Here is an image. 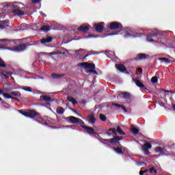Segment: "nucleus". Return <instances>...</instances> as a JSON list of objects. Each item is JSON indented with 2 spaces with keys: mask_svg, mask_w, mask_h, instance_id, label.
<instances>
[{
  "mask_svg": "<svg viewBox=\"0 0 175 175\" xmlns=\"http://www.w3.org/2000/svg\"><path fill=\"white\" fill-rule=\"evenodd\" d=\"M169 32H170V31H159L158 29H153L146 35V41L148 43H152V44L157 46V47H163L166 46L165 38L159 37V36H166Z\"/></svg>",
  "mask_w": 175,
  "mask_h": 175,
  "instance_id": "obj_1",
  "label": "nucleus"
},
{
  "mask_svg": "<svg viewBox=\"0 0 175 175\" xmlns=\"http://www.w3.org/2000/svg\"><path fill=\"white\" fill-rule=\"evenodd\" d=\"M7 8H11V9H14L12 10V14L14 16H25L27 12L21 10V9H25V5L20 2H14V3H9L7 4H4Z\"/></svg>",
  "mask_w": 175,
  "mask_h": 175,
  "instance_id": "obj_2",
  "label": "nucleus"
},
{
  "mask_svg": "<svg viewBox=\"0 0 175 175\" xmlns=\"http://www.w3.org/2000/svg\"><path fill=\"white\" fill-rule=\"evenodd\" d=\"M5 5H8V3H3L0 5V20L6 16L5 14V10H3V8H5V9H8V8ZM8 24H9V21H0V29H5V28H8Z\"/></svg>",
  "mask_w": 175,
  "mask_h": 175,
  "instance_id": "obj_3",
  "label": "nucleus"
},
{
  "mask_svg": "<svg viewBox=\"0 0 175 175\" xmlns=\"http://www.w3.org/2000/svg\"><path fill=\"white\" fill-rule=\"evenodd\" d=\"M78 66H82L85 70V73H93L94 75H98V72L94 70H88V69H95V64H90V63H83L78 64Z\"/></svg>",
  "mask_w": 175,
  "mask_h": 175,
  "instance_id": "obj_4",
  "label": "nucleus"
},
{
  "mask_svg": "<svg viewBox=\"0 0 175 175\" xmlns=\"http://www.w3.org/2000/svg\"><path fill=\"white\" fill-rule=\"evenodd\" d=\"M27 114V118H35V117H37V118H39L38 122H41V124H44L45 125H47V122H46V118L38 116V113H36V111H28Z\"/></svg>",
  "mask_w": 175,
  "mask_h": 175,
  "instance_id": "obj_5",
  "label": "nucleus"
},
{
  "mask_svg": "<svg viewBox=\"0 0 175 175\" xmlns=\"http://www.w3.org/2000/svg\"><path fill=\"white\" fill-rule=\"evenodd\" d=\"M124 38H142L144 36V33H140L137 32H134L131 30L124 31Z\"/></svg>",
  "mask_w": 175,
  "mask_h": 175,
  "instance_id": "obj_6",
  "label": "nucleus"
},
{
  "mask_svg": "<svg viewBox=\"0 0 175 175\" xmlns=\"http://www.w3.org/2000/svg\"><path fill=\"white\" fill-rule=\"evenodd\" d=\"M65 120L70 124H79L80 125H83L84 124V122L81 119L75 116H68L66 118Z\"/></svg>",
  "mask_w": 175,
  "mask_h": 175,
  "instance_id": "obj_7",
  "label": "nucleus"
},
{
  "mask_svg": "<svg viewBox=\"0 0 175 175\" xmlns=\"http://www.w3.org/2000/svg\"><path fill=\"white\" fill-rule=\"evenodd\" d=\"M122 139H123L122 136H120V137H115L111 139H100V142H101V143H103V144H109L110 143H111V144H114V143H117L118 140H122Z\"/></svg>",
  "mask_w": 175,
  "mask_h": 175,
  "instance_id": "obj_8",
  "label": "nucleus"
},
{
  "mask_svg": "<svg viewBox=\"0 0 175 175\" xmlns=\"http://www.w3.org/2000/svg\"><path fill=\"white\" fill-rule=\"evenodd\" d=\"M27 46L28 45H26L25 44H22L14 49H10L9 50H10L11 51H14V53H23V51H25V49Z\"/></svg>",
  "mask_w": 175,
  "mask_h": 175,
  "instance_id": "obj_9",
  "label": "nucleus"
},
{
  "mask_svg": "<svg viewBox=\"0 0 175 175\" xmlns=\"http://www.w3.org/2000/svg\"><path fill=\"white\" fill-rule=\"evenodd\" d=\"M110 29H122V25L118 22H112L109 24Z\"/></svg>",
  "mask_w": 175,
  "mask_h": 175,
  "instance_id": "obj_10",
  "label": "nucleus"
},
{
  "mask_svg": "<svg viewBox=\"0 0 175 175\" xmlns=\"http://www.w3.org/2000/svg\"><path fill=\"white\" fill-rule=\"evenodd\" d=\"M152 146L148 142L146 143L144 146H142V151L144 155H148V154H150V151L148 150L152 148Z\"/></svg>",
  "mask_w": 175,
  "mask_h": 175,
  "instance_id": "obj_11",
  "label": "nucleus"
},
{
  "mask_svg": "<svg viewBox=\"0 0 175 175\" xmlns=\"http://www.w3.org/2000/svg\"><path fill=\"white\" fill-rule=\"evenodd\" d=\"M105 27V23L101 22L100 23L95 24L94 26V29L96 32H102L103 31V28Z\"/></svg>",
  "mask_w": 175,
  "mask_h": 175,
  "instance_id": "obj_12",
  "label": "nucleus"
},
{
  "mask_svg": "<svg viewBox=\"0 0 175 175\" xmlns=\"http://www.w3.org/2000/svg\"><path fill=\"white\" fill-rule=\"evenodd\" d=\"M90 28H91V26H90V25H81L77 29V31H81V32H87L88 29H90Z\"/></svg>",
  "mask_w": 175,
  "mask_h": 175,
  "instance_id": "obj_13",
  "label": "nucleus"
},
{
  "mask_svg": "<svg viewBox=\"0 0 175 175\" xmlns=\"http://www.w3.org/2000/svg\"><path fill=\"white\" fill-rule=\"evenodd\" d=\"M124 150H125V148H124L122 146H120L118 148H113V151L119 155H122V154H124Z\"/></svg>",
  "mask_w": 175,
  "mask_h": 175,
  "instance_id": "obj_14",
  "label": "nucleus"
},
{
  "mask_svg": "<svg viewBox=\"0 0 175 175\" xmlns=\"http://www.w3.org/2000/svg\"><path fill=\"white\" fill-rule=\"evenodd\" d=\"M82 128H83V129H85L87 133H88L89 135H91V133H92V135H96V133L94 131V129L91 127L82 126Z\"/></svg>",
  "mask_w": 175,
  "mask_h": 175,
  "instance_id": "obj_15",
  "label": "nucleus"
},
{
  "mask_svg": "<svg viewBox=\"0 0 175 175\" xmlns=\"http://www.w3.org/2000/svg\"><path fill=\"white\" fill-rule=\"evenodd\" d=\"M156 152L159 153V154H161V155H169L165 149H163L161 147H157L155 149Z\"/></svg>",
  "mask_w": 175,
  "mask_h": 175,
  "instance_id": "obj_16",
  "label": "nucleus"
},
{
  "mask_svg": "<svg viewBox=\"0 0 175 175\" xmlns=\"http://www.w3.org/2000/svg\"><path fill=\"white\" fill-rule=\"evenodd\" d=\"M133 81L135 82V84L136 85L137 87H139V88H144V84L142 83V81L135 79V78H133Z\"/></svg>",
  "mask_w": 175,
  "mask_h": 175,
  "instance_id": "obj_17",
  "label": "nucleus"
},
{
  "mask_svg": "<svg viewBox=\"0 0 175 175\" xmlns=\"http://www.w3.org/2000/svg\"><path fill=\"white\" fill-rule=\"evenodd\" d=\"M42 44H44V43H51L53 42V38L51 37H47L46 38H42L40 40Z\"/></svg>",
  "mask_w": 175,
  "mask_h": 175,
  "instance_id": "obj_18",
  "label": "nucleus"
},
{
  "mask_svg": "<svg viewBox=\"0 0 175 175\" xmlns=\"http://www.w3.org/2000/svg\"><path fill=\"white\" fill-rule=\"evenodd\" d=\"M40 100L42 102H51V98L49 96H40Z\"/></svg>",
  "mask_w": 175,
  "mask_h": 175,
  "instance_id": "obj_19",
  "label": "nucleus"
},
{
  "mask_svg": "<svg viewBox=\"0 0 175 175\" xmlns=\"http://www.w3.org/2000/svg\"><path fill=\"white\" fill-rule=\"evenodd\" d=\"M3 98H5V99H14V100H16V102H18V98L13 97V96H10V94H9L4 93V94H3Z\"/></svg>",
  "mask_w": 175,
  "mask_h": 175,
  "instance_id": "obj_20",
  "label": "nucleus"
},
{
  "mask_svg": "<svg viewBox=\"0 0 175 175\" xmlns=\"http://www.w3.org/2000/svg\"><path fill=\"white\" fill-rule=\"evenodd\" d=\"M116 69H118V70H119L120 72H125V70H126L125 69V66L122 65V64H116Z\"/></svg>",
  "mask_w": 175,
  "mask_h": 175,
  "instance_id": "obj_21",
  "label": "nucleus"
},
{
  "mask_svg": "<svg viewBox=\"0 0 175 175\" xmlns=\"http://www.w3.org/2000/svg\"><path fill=\"white\" fill-rule=\"evenodd\" d=\"M89 120L90 121V122H92V124H95L96 119L95 118V114L94 113H90L89 116Z\"/></svg>",
  "mask_w": 175,
  "mask_h": 175,
  "instance_id": "obj_22",
  "label": "nucleus"
},
{
  "mask_svg": "<svg viewBox=\"0 0 175 175\" xmlns=\"http://www.w3.org/2000/svg\"><path fill=\"white\" fill-rule=\"evenodd\" d=\"M51 29V27L49 25H44L42 28L40 29V31H42V32H49Z\"/></svg>",
  "mask_w": 175,
  "mask_h": 175,
  "instance_id": "obj_23",
  "label": "nucleus"
},
{
  "mask_svg": "<svg viewBox=\"0 0 175 175\" xmlns=\"http://www.w3.org/2000/svg\"><path fill=\"white\" fill-rule=\"evenodd\" d=\"M107 56L108 57V58H111V59L116 58V53H114V52L113 51H108L106 53Z\"/></svg>",
  "mask_w": 175,
  "mask_h": 175,
  "instance_id": "obj_24",
  "label": "nucleus"
},
{
  "mask_svg": "<svg viewBox=\"0 0 175 175\" xmlns=\"http://www.w3.org/2000/svg\"><path fill=\"white\" fill-rule=\"evenodd\" d=\"M158 60L162 61V62L166 65H169V64H170V60L166 57L159 58Z\"/></svg>",
  "mask_w": 175,
  "mask_h": 175,
  "instance_id": "obj_25",
  "label": "nucleus"
},
{
  "mask_svg": "<svg viewBox=\"0 0 175 175\" xmlns=\"http://www.w3.org/2000/svg\"><path fill=\"white\" fill-rule=\"evenodd\" d=\"M10 96H17L18 98H20L21 96V93L20 92H12L10 94H8Z\"/></svg>",
  "mask_w": 175,
  "mask_h": 175,
  "instance_id": "obj_26",
  "label": "nucleus"
},
{
  "mask_svg": "<svg viewBox=\"0 0 175 175\" xmlns=\"http://www.w3.org/2000/svg\"><path fill=\"white\" fill-rule=\"evenodd\" d=\"M110 132H112L113 135H117V130L114 128L108 130L107 132V135H108V136H111Z\"/></svg>",
  "mask_w": 175,
  "mask_h": 175,
  "instance_id": "obj_27",
  "label": "nucleus"
},
{
  "mask_svg": "<svg viewBox=\"0 0 175 175\" xmlns=\"http://www.w3.org/2000/svg\"><path fill=\"white\" fill-rule=\"evenodd\" d=\"M148 57V55L144 53H139L137 55L138 59H146Z\"/></svg>",
  "mask_w": 175,
  "mask_h": 175,
  "instance_id": "obj_28",
  "label": "nucleus"
},
{
  "mask_svg": "<svg viewBox=\"0 0 175 175\" xmlns=\"http://www.w3.org/2000/svg\"><path fill=\"white\" fill-rule=\"evenodd\" d=\"M69 102H71V103H72V105H77V101L76 100V99H75L72 96H68L67 98Z\"/></svg>",
  "mask_w": 175,
  "mask_h": 175,
  "instance_id": "obj_29",
  "label": "nucleus"
},
{
  "mask_svg": "<svg viewBox=\"0 0 175 175\" xmlns=\"http://www.w3.org/2000/svg\"><path fill=\"white\" fill-rule=\"evenodd\" d=\"M113 106H115L116 107H119L120 109H122V110H124V111H125L126 113V109L125 107H124V106L119 105V104H116V103H113L112 104Z\"/></svg>",
  "mask_w": 175,
  "mask_h": 175,
  "instance_id": "obj_30",
  "label": "nucleus"
},
{
  "mask_svg": "<svg viewBox=\"0 0 175 175\" xmlns=\"http://www.w3.org/2000/svg\"><path fill=\"white\" fill-rule=\"evenodd\" d=\"M65 109L63 107H59L57 109V114H64Z\"/></svg>",
  "mask_w": 175,
  "mask_h": 175,
  "instance_id": "obj_31",
  "label": "nucleus"
},
{
  "mask_svg": "<svg viewBox=\"0 0 175 175\" xmlns=\"http://www.w3.org/2000/svg\"><path fill=\"white\" fill-rule=\"evenodd\" d=\"M116 131H117L118 133H119L120 135H125V132L122 131V130L121 129V127H120V126H117Z\"/></svg>",
  "mask_w": 175,
  "mask_h": 175,
  "instance_id": "obj_32",
  "label": "nucleus"
},
{
  "mask_svg": "<svg viewBox=\"0 0 175 175\" xmlns=\"http://www.w3.org/2000/svg\"><path fill=\"white\" fill-rule=\"evenodd\" d=\"M120 33H122V31H118L113 32L112 33H109V34L107 35V36H114L116 35H120Z\"/></svg>",
  "mask_w": 175,
  "mask_h": 175,
  "instance_id": "obj_33",
  "label": "nucleus"
},
{
  "mask_svg": "<svg viewBox=\"0 0 175 175\" xmlns=\"http://www.w3.org/2000/svg\"><path fill=\"white\" fill-rule=\"evenodd\" d=\"M12 73L8 72H5L1 75L2 77H4V79H8V77H10Z\"/></svg>",
  "mask_w": 175,
  "mask_h": 175,
  "instance_id": "obj_34",
  "label": "nucleus"
},
{
  "mask_svg": "<svg viewBox=\"0 0 175 175\" xmlns=\"http://www.w3.org/2000/svg\"><path fill=\"white\" fill-rule=\"evenodd\" d=\"M131 132L133 135H137L139 133V129L136 127L131 128Z\"/></svg>",
  "mask_w": 175,
  "mask_h": 175,
  "instance_id": "obj_35",
  "label": "nucleus"
},
{
  "mask_svg": "<svg viewBox=\"0 0 175 175\" xmlns=\"http://www.w3.org/2000/svg\"><path fill=\"white\" fill-rule=\"evenodd\" d=\"M51 77L53 79H60L62 77V75L53 73L51 75Z\"/></svg>",
  "mask_w": 175,
  "mask_h": 175,
  "instance_id": "obj_36",
  "label": "nucleus"
},
{
  "mask_svg": "<svg viewBox=\"0 0 175 175\" xmlns=\"http://www.w3.org/2000/svg\"><path fill=\"white\" fill-rule=\"evenodd\" d=\"M22 90H23L24 91H27V92H32V88H31V87H23L22 88Z\"/></svg>",
  "mask_w": 175,
  "mask_h": 175,
  "instance_id": "obj_37",
  "label": "nucleus"
},
{
  "mask_svg": "<svg viewBox=\"0 0 175 175\" xmlns=\"http://www.w3.org/2000/svg\"><path fill=\"white\" fill-rule=\"evenodd\" d=\"M122 95L123 98H124V99H129V98H130L129 93H128V92L122 93Z\"/></svg>",
  "mask_w": 175,
  "mask_h": 175,
  "instance_id": "obj_38",
  "label": "nucleus"
},
{
  "mask_svg": "<svg viewBox=\"0 0 175 175\" xmlns=\"http://www.w3.org/2000/svg\"><path fill=\"white\" fill-rule=\"evenodd\" d=\"M151 82L153 83V84H157V83H158V77H152Z\"/></svg>",
  "mask_w": 175,
  "mask_h": 175,
  "instance_id": "obj_39",
  "label": "nucleus"
},
{
  "mask_svg": "<svg viewBox=\"0 0 175 175\" xmlns=\"http://www.w3.org/2000/svg\"><path fill=\"white\" fill-rule=\"evenodd\" d=\"M0 68H6V64H5V62H3V60H2L0 58Z\"/></svg>",
  "mask_w": 175,
  "mask_h": 175,
  "instance_id": "obj_40",
  "label": "nucleus"
},
{
  "mask_svg": "<svg viewBox=\"0 0 175 175\" xmlns=\"http://www.w3.org/2000/svg\"><path fill=\"white\" fill-rule=\"evenodd\" d=\"M98 38V36L90 34L85 37L86 39H94Z\"/></svg>",
  "mask_w": 175,
  "mask_h": 175,
  "instance_id": "obj_41",
  "label": "nucleus"
},
{
  "mask_svg": "<svg viewBox=\"0 0 175 175\" xmlns=\"http://www.w3.org/2000/svg\"><path fill=\"white\" fill-rule=\"evenodd\" d=\"M100 120L105 122L107 120V118H106V116H105L103 114H100Z\"/></svg>",
  "mask_w": 175,
  "mask_h": 175,
  "instance_id": "obj_42",
  "label": "nucleus"
},
{
  "mask_svg": "<svg viewBox=\"0 0 175 175\" xmlns=\"http://www.w3.org/2000/svg\"><path fill=\"white\" fill-rule=\"evenodd\" d=\"M18 111L21 113V114H22L25 117H27L28 118V111L27 112H25V111H23L21 110H19Z\"/></svg>",
  "mask_w": 175,
  "mask_h": 175,
  "instance_id": "obj_43",
  "label": "nucleus"
},
{
  "mask_svg": "<svg viewBox=\"0 0 175 175\" xmlns=\"http://www.w3.org/2000/svg\"><path fill=\"white\" fill-rule=\"evenodd\" d=\"M18 111L21 113V114H22L25 117H27L28 118V111L27 112H25V111H23L21 110H19Z\"/></svg>",
  "mask_w": 175,
  "mask_h": 175,
  "instance_id": "obj_44",
  "label": "nucleus"
},
{
  "mask_svg": "<svg viewBox=\"0 0 175 175\" xmlns=\"http://www.w3.org/2000/svg\"><path fill=\"white\" fill-rule=\"evenodd\" d=\"M18 111L21 113V114H22L25 117H27L28 118V111L27 112H25V111H23L21 110H19Z\"/></svg>",
  "mask_w": 175,
  "mask_h": 175,
  "instance_id": "obj_45",
  "label": "nucleus"
},
{
  "mask_svg": "<svg viewBox=\"0 0 175 175\" xmlns=\"http://www.w3.org/2000/svg\"><path fill=\"white\" fill-rule=\"evenodd\" d=\"M59 53V51L57 50L54 52H51L49 53V55H57V54Z\"/></svg>",
  "mask_w": 175,
  "mask_h": 175,
  "instance_id": "obj_46",
  "label": "nucleus"
},
{
  "mask_svg": "<svg viewBox=\"0 0 175 175\" xmlns=\"http://www.w3.org/2000/svg\"><path fill=\"white\" fill-rule=\"evenodd\" d=\"M150 173H154V174H157V170L154 167H152L149 170Z\"/></svg>",
  "mask_w": 175,
  "mask_h": 175,
  "instance_id": "obj_47",
  "label": "nucleus"
},
{
  "mask_svg": "<svg viewBox=\"0 0 175 175\" xmlns=\"http://www.w3.org/2000/svg\"><path fill=\"white\" fill-rule=\"evenodd\" d=\"M0 42H7V43L4 44V46H9V43H10L9 41H8V40L6 39H3L1 40Z\"/></svg>",
  "mask_w": 175,
  "mask_h": 175,
  "instance_id": "obj_48",
  "label": "nucleus"
},
{
  "mask_svg": "<svg viewBox=\"0 0 175 175\" xmlns=\"http://www.w3.org/2000/svg\"><path fill=\"white\" fill-rule=\"evenodd\" d=\"M25 27H27V25L25 23H23L21 25V29H24V28H25Z\"/></svg>",
  "mask_w": 175,
  "mask_h": 175,
  "instance_id": "obj_49",
  "label": "nucleus"
},
{
  "mask_svg": "<svg viewBox=\"0 0 175 175\" xmlns=\"http://www.w3.org/2000/svg\"><path fill=\"white\" fill-rule=\"evenodd\" d=\"M63 128H70V129H73V126L72 125H68V126H64Z\"/></svg>",
  "mask_w": 175,
  "mask_h": 175,
  "instance_id": "obj_50",
  "label": "nucleus"
},
{
  "mask_svg": "<svg viewBox=\"0 0 175 175\" xmlns=\"http://www.w3.org/2000/svg\"><path fill=\"white\" fill-rule=\"evenodd\" d=\"M137 166H142V165H144V162H137Z\"/></svg>",
  "mask_w": 175,
  "mask_h": 175,
  "instance_id": "obj_51",
  "label": "nucleus"
},
{
  "mask_svg": "<svg viewBox=\"0 0 175 175\" xmlns=\"http://www.w3.org/2000/svg\"><path fill=\"white\" fill-rule=\"evenodd\" d=\"M33 3H38L40 2V0H32Z\"/></svg>",
  "mask_w": 175,
  "mask_h": 175,
  "instance_id": "obj_52",
  "label": "nucleus"
},
{
  "mask_svg": "<svg viewBox=\"0 0 175 175\" xmlns=\"http://www.w3.org/2000/svg\"><path fill=\"white\" fill-rule=\"evenodd\" d=\"M138 72L142 75L143 73V69L142 68H138Z\"/></svg>",
  "mask_w": 175,
  "mask_h": 175,
  "instance_id": "obj_53",
  "label": "nucleus"
},
{
  "mask_svg": "<svg viewBox=\"0 0 175 175\" xmlns=\"http://www.w3.org/2000/svg\"><path fill=\"white\" fill-rule=\"evenodd\" d=\"M41 16H42V17H46V14L43 13V12H40Z\"/></svg>",
  "mask_w": 175,
  "mask_h": 175,
  "instance_id": "obj_54",
  "label": "nucleus"
},
{
  "mask_svg": "<svg viewBox=\"0 0 175 175\" xmlns=\"http://www.w3.org/2000/svg\"><path fill=\"white\" fill-rule=\"evenodd\" d=\"M143 174H144V172H143V170H141L139 172V175H143Z\"/></svg>",
  "mask_w": 175,
  "mask_h": 175,
  "instance_id": "obj_55",
  "label": "nucleus"
},
{
  "mask_svg": "<svg viewBox=\"0 0 175 175\" xmlns=\"http://www.w3.org/2000/svg\"><path fill=\"white\" fill-rule=\"evenodd\" d=\"M144 173H147L148 172V169H146L145 170L143 171Z\"/></svg>",
  "mask_w": 175,
  "mask_h": 175,
  "instance_id": "obj_56",
  "label": "nucleus"
},
{
  "mask_svg": "<svg viewBox=\"0 0 175 175\" xmlns=\"http://www.w3.org/2000/svg\"><path fill=\"white\" fill-rule=\"evenodd\" d=\"M172 110L175 111V105H172Z\"/></svg>",
  "mask_w": 175,
  "mask_h": 175,
  "instance_id": "obj_57",
  "label": "nucleus"
},
{
  "mask_svg": "<svg viewBox=\"0 0 175 175\" xmlns=\"http://www.w3.org/2000/svg\"><path fill=\"white\" fill-rule=\"evenodd\" d=\"M39 43H40V41H36L35 42V44H39Z\"/></svg>",
  "mask_w": 175,
  "mask_h": 175,
  "instance_id": "obj_58",
  "label": "nucleus"
},
{
  "mask_svg": "<svg viewBox=\"0 0 175 175\" xmlns=\"http://www.w3.org/2000/svg\"><path fill=\"white\" fill-rule=\"evenodd\" d=\"M88 55H85L84 57H83V59H85V58L87 57H88Z\"/></svg>",
  "mask_w": 175,
  "mask_h": 175,
  "instance_id": "obj_59",
  "label": "nucleus"
},
{
  "mask_svg": "<svg viewBox=\"0 0 175 175\" xmlns=\"http://www.w3.org/2000/svg\"><path fill=\"white\" fill-rule=\"evenodd\" d=\"M69 50H66V54H68V53H69Z\"/></svg>",
  "mask_w": 175,
  "mask_h": 175,
  "instance_id": "obj_60",
  "label": "nucleus"
},
{
  "mask_svg": "<svg viewBox=\"0 0 175 175\" xmlns=\"http://www.w3.org/2000/svg\"><path fill=\"white\" fill-rule=\"evenodd\" d=\"M0 95H2V90H0Z\"/></svg>",
  "mask_w": 175,
  "mask_h": 175,
  "instance_id": "obj_61",
  "label": "nucleus"
},
{
  "mask_svg": "<svg viewBox=\"0 0 175 175\" xmlns=\"http://www.w3.org/2000/svg\"><path fill=\"white\" fill-rule=\"evenodd\" d=\"M39 79H43V77H39Z\"/></svg>",
  "mask_w": 175,
  "mask_h": 175,
  "instance_id": "obj_62",
  "label": "nucleus"
},
{
  "mask_svg": "<svg viewBox=\"0 0 175 175\" xmlns=\"http://www.w3.org/2000/svg\"><path fill=\"white\" fill-rule=\"evenodd\" d=\"M66 54V52L63 53V55H65Z\"/></svg>",
  "mask_w": 175,
  "mask_h": 175,
  "instance_id": "obj_63",
  "label": "nucleus"
},
{
  "mask_svg": "<svg viewBox=\"0 0 175 175\" xmlns=\"http://www.w3.org/2000/svg\"><path fill=\"white\" fill-rule=\"evenodd\" d=\"M2 100V98L0 97V102Z\"/></svg>",
  "mask_w": 175,
  "mask_h": 175,
  "instance_id": "obj_64",
  "label": "nucleus"
}]
</instances>
